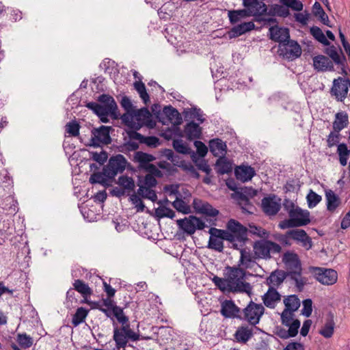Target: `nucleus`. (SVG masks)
I'll list each match as a JSON object with an SVG mask.
<instances>
[{
    "label": "nucleus",
    "mask_w": 350,
    "mask_h": 350,
    "mask_svg": "<svg viewBox=\"0 0 350 350\" xmlns=\"http://www.w3.org/2000/svg\"><path fill=\"white\" fill-rule=\"evenodd\" d=\"M226 277L233 292H248L250 286L244 281L245 271L241 268L227 267Z\"/></svg>",
    "instance_id": "nucleus-1"
},
{
    "label": "nucleus",
    "mask_w": 350,
    "mask_h": 350,
    "mask_svg": "<svg viewBox=\"0 0 350 350\" xmlns=\"http://www.w3.org/2000/svg\"><path fill=\"white\" fill-rule=\"evenodd\" d=\"M150 118L151 114L146 108L134 109L132 113H124L122 116V121L135 129H138L144 124H146Z\"/></svg>",
    "instance_id": "nucleus-2"
},
{
    "label": "nucleus",
    "mask_w": 350,
    "mask_h": 350,
    "mask_svg": "<svg viewBox=\"0 0 350 350\" xmlns=\"http://www.w3.org/2000/svg\"><path fill=\"white\" fill-rule=\"evenodd\" d=\"M285 210L288 212L295 227L306 226L310 223V213L306 210H303L289 200L284 203Z\"/></svg>",
    "instance_id": "nucleus-3"
},
{
    "label": "nucleus",
    "mask_w": 350,
    "mask_h": 350,
    "mask_svg": "<svg viewBox=\"0 0 350 350\" xmlns=\"http://www.w3.org/2000/svg\"><path fill=\"white\" fill-rule=\"evenodd\" d=\"M253 250L256 258L268 259L271 254L280 253L281 247L276 243L262 239L254 243Z\"/></svg>",
    "instance_id": "nucleus-4"
},
{
    "label": "nucleus",
    "mask_w": 350,
    "mask_h": 350,
    "mask_svg": "<svg viewBox=\"0 0 350 350\" xmlns=\"http://www.w3.org/2000/svg\"><path fill=\"white\" fill-rule=\"evenodd\" d=\"M113 339L116 347L120 350L121 348L124 349L125 347L128 339L135 341L139 339V335L130 328L129 325H126L120 328L114 329Z\"/></svg>",
    "instance_id": "nucleus-5"
},
{
    "label": "nucleus",
    "mask_w": 350,
    "mask_h": 350,
    "mask_svg": "<svg viewBox=\"0 0 350 350\" xmlns=\"http://www.w3.org/2000/svg\"><path fill=\"white\" fill-rule=\"evenodd\" d=\"M285 306L284 310L281 313V320L282 323H288L290 320L296 321L294 318V312L300 307V300L295 295H288L283 299Z\"/></svg>",
    "instance_id": "nucleus-6"
},
{
    "label": "nucleus",
    "mask_w": 350,
    "mask_h": 350,
    "mask_svg": "<svg viewBox=\"0 0 350 350\" xmlns=\"http://www.w3.org/2000/svg\"><path fill=\"white\" fill-rule=\"evenodd\" d=\"M208 232L210 234L208 247L215 251L221 252L224 249L223 241H228L231 239L230 234L224 230L211 228Z\"/></svg>",
    "instance_id": "nucleus-7"
},
{
    "label": "nucleus",
    "mask_w": 350,
    "mask_h": 350,
    "mask_svg": "<svg viewBox=\"0 0 350 350\" xmlns=\"http://www.w3.org/2000/svg\"><path fill=\"white\" fill-rule=\"evenodd\" d=\"M127 161L122 154L112 157L108 165L105 167V174L109 178H114L118 173L122 172L126 168Z\"/></svg>",
    "instance_id": "nucleus-8"
},
{
    "label": "nucleus",
    "mask_w": 350,
    "mask_h": 350,
    "mask_svg": "<svg viewBox=\"0 0 350 350\" xmlns=\"http://www.w3.org/2000/svg\"><path fill=\"white\" fill-rule=\"evenodd\" d=\"M176 224L180 229L188 234H193L196 230H202L205 227L204 222L195 216L178 219Z\"/></svg>",
    "instance_id": "nucleus-9"
},
{
    "label": "nucleus",
    "mask_w": 350,
    "mask_h": 350,
    "mask_svg": "<svg viewBox=\"0 0 350 350\" xmlns=\"http://www.w3.org/2000/svg\"><path fill=\"white\" fill-rule=\"evenodd\" d=\"M312 273L317 280L324 285H332L337 281V273L332 269L313 267Z\"/></svg>",
    "instance_id": "nucleus-10"
},
{
    "label": "nucleus",
    "mask_w": 350,
    "mask_h": 350,
    "mask_svg": "<svg viewBox=\"0 0 350 350\" xmlns=\"http://www.w3.org/2000/svg\"><path fill=\"white\" fill-rule=\"evenodd\" d=\"M350 88L349 79L343 77L335 79L331 89V94L338 101H343L347 96Z\"/></svg>",
    "instance_id": "nucleus-11"
},
{
    "label": "nucleus",
    "mask_w": 350,
    "mask_h": 350,
    "mask_svg": "<svg viewBox=\"0 0 350 350\" xmlns=\"http://www.w3.org/2000/svg\"><path fill=\"white\" fill-rule=\"evenodd\" d=\"M110 127L102 126L99 129H94L88 145L94 147L100 146L101 144H108L111 142L109 136Z\"/></svg>",
    "instance_id": "nucleus-12"
},
{
    "label": "nucleus",
    "mask_w": 350,
    "mask_h": 350,
    "mask_svg": "<svg viewBox=\"0 0 350 350\" xmlns=\"http://www.w3.org/2000/svg\"><path fill=\"white\" fill-rule=\"evenodd\" d=\"M227 230H224L231 237L230 242L243 241L246 237V228L234 219H230L227 224Z\"/></svg>",
    "instance_id": "nucleus-13"
},
{
    "label": "nucleus",
    "mask_w": 350,
    "mask_h": 350,
    "mask_svg": "<svg viewBox=\"0 0 350 350\" xmlns=\"http://www.w3.org/2000/svg\"><path fill=\"white\" fill-rule=\"evenodd\" d=\"M243 5L250 16H262L267 12V6L264 0H243Z\"/></svg>",
    "instance_id": "nucleus-14"
},
{
    "label": "nucleus",
    "mask_w": 350,
    "mask_h": 350,
    "mask_svg": "<svg viewBox=\"0 0 350 350\" xmlns=\"http://www.w3.org/2000/svg\"><path fill=\"white\" fill-rule=\"evenodd\" d=\"M264 310L262 305L251 301L244 309L245 319L252 325H256L259 322Z\"/></svg>",
    "instance_id": "nucleus-15"
},
{
    "label": "nucleus",
    "mask_w": 350,
    "mask_h": 350,
    "mask_svg": "<svg viewBox=\"0 0 350 350\" xmlns=\"http://www.w3.org/2000/svg\"><path fill=\"white\" fill-rule=\"evenodd\" d=\"M288 235L294 242L305 250H308L312 248V239L304 230L299 228L291 230L288 231Z\"/></svg>",
    "instance_id": "nucleus-16"
},
{
    "label": "nucleus",
    "mask_w": 350,
    "mask_h": 350,
    "mask_svg": "<svg viewBox=\"0 0 350 350\" xmlns=\"http://www.w3.org/2000/svg\"><path fill=\"white\" fill-rule=\"evenodd\" d=\"M261 204L267 215H275L281 208V199L275 195H270L262 200Z\"/></svg>",
    "instance_id": "nucleus-17"
},
{
    "label": "nucleus",
    "mask_w": 350,
    "mask_h": 350,
    "mask_svg": "<svg viewBox=\"0 0 350 350\" xmlns=\"http://www.w3.org/2000/svg\"><path fill=\"white\" fill-rule=\"evenodd\" d=\"M282 324L288 327V329L286 330L285 329L278 327L275 334L279 337L286 339L290 337H294L297 334L298 329L300 327V321L299 320H290L289 323Z\"/></svg>",
    "instance_id": "nucleus-18"
},
{
    "label": "nucleus",
    "mask_w": 350,
    "mask_h": 350,
    "mask_svg": "<svg viewBox=\"0 0 350 350\" xmlns=\"http://www.w3.org/2000/svg\"><path fill=\"white\" fill-rule=\"evenodd\" d=\"M161 122L163 124H172V125H178L181 122V118L177 110L172 107H165L163 111Z\"/></svg>",
    "instance_id": "nucleus-19"
},
{
    "label": "nucleus",
    "mask_w": 350,
    "mask_h": 350,
    "mask_svg": "<svg viewBox=\"0 0 350 350\" xmlns=\"http://www.w3.org/2000/svg\"><path fill=\"white\" fill-rule=\"evenodd\" d=\"M270 38L271 40L280 43L288 41L289 31L287 28L273 26L269 29Z\"/></svg>",
    "instance_id": "nucleus-20"
},
{
    "label": "nucleus",
    "mask_w": 350,
    "mask_h": 350,
    "mask_svg": "<svg viewBox=\"0 0 350 350\" xmlns=\"http://www.w3.org/2000/svg\"><path fill=\"white\" fill-rule=\"evenodd\" d=\"M193 205L194 209L198 213L213 217L219 213L218 211L213 208L211 204L200 200H194Z\"/></svg>",
    "instance_id": "nucleus-21"
},
{
    "label": "nucleus",
    "mask_w": 350,
    "mask_h": 350,
    "mask_svg": "<svg viewBox=\"0 0 350 350\" xmlns=\"http://www.w3.org/2000/svg\"><path fill=\"white\" fill-rule=\"evenodd\" d=\"M283 262L291 273L301 271V264L297 254L293 252L286 253L283 256Z\"/></svg>",
    "instance_id": "nucleus-22"
},
{
    "label": "nucleus",
    "mask_w": 350,
    "mask_h": 350,
    "mask_svg": "<svg viewBox=\"0 0 350 350\" xmlns=\"http://www.w3.org/2000/svg\"><path fill=\"white\" fill-rule=\"evenodd\" d=\"M264 304L270 308H274L280 301V295L273 288H269L262 297Z\"/></svg>",
    "instance_id": "nucleus-23"
},
{
    "label": "nucleus",
    "mask_w": 350,
    "mask_h": 350,
    "mask_svg": "<svg viewBox=\"0 0 350 350\" xmlns=\"http://www.w3.org/2000/svg\"><path fill=\"white\" fill-rule=\"evenodd\" d=\"M235 175L238 180L242 182L250 180L255 175L254 170L250 166H239L235 170Z\"/></svg>",
    "instance_id": "nucleus-24"
},
{
    "label": "nucleus",
    "mask_w": 350,
    "mask_h": 350,
    "mask_svg": "<svg viewBox=\"0 0 350 350\" xmlns=\"http://www.w3.org/2000/svg\"><path fill=\"white\" fill-rule=\"evenodd\" d=\"M210 151L215 157H224L226 152V144L219 139H214L209 142Z\"/></svg>",
    "instance_id": "nucleus-25"
},
{
    "label": "nucleus",
    "mask_w": 350,
    "mask_h": 350,
    "mask_svg": "<svg viewBox=\"0 0 350 350\" xmlns=\"http://www.w3.org/2000/svg\"><path fill=\"white\" fill-rule=\"evenodd\" d=\"M287 42L288 43L284 46L285 53H284V56L291 59L299 57L301 54L299 45L294 41Z\"/></svg>",
    "instance_id": "nucleus-26"
},
{
    "label": "nucleus",
    "mask_w": 350,
    "mask_h": 350,
    "mask_svg": "<svg viewBox=\"0 0 350 350\" xmlns=\"http://www.w3.org/2000/svg\"><path fill=\"white\" fill-rule=\"evenodd\" d=\"M255 25L253 22H245L234 27L229 32L230 38H235L254 29Z\"/></svg>",
    "instance_id": "nucleus-27"
},
{
    "label": "nucleus",
    "mask_w": 350,
    "mask_h": 350,
    "mask_svg": "<svg viewBox=\"0 0 350 350\" xmlns=\"http://www.w3.org/2000/svg\"><path fill=\"white\" fill-rule=\"evenodd\" d=\"M155 159L154 157L143 152H137L134 155V160L139 163L141 168L147 170L152 164L150 162Z\"/></svg>",
    "instance_id": "nucleus-28"
},
{
    "label": "nucleus",
    "mask_w": 350,
    "mask_h": 350,
    "mask_svg": "<svg viewBox=\"0 0 350 350\" xmlns=\"http://www.w3.org/2000/svg\"><path fill=\"white\" fill-rule=\"evenodd\" d=\"M313 64L315 69L320 71L332 70L333 64L332 62L325 56L319 55L313 59Z\"/></svg>",
    "instance_id": "nucleus-29"
},
{
    "label": "nucleus",
    "mask_w": 350,
    "mask_h": 350,
    "mask_svg": "<svg viewBox=\"0 0 350 350\" xmlns=\"http://www.w3.org/2000/svg\"><path fill=\"white\" fill-rule=\"evenodd\" d=\"M349 122V117L346 112L340 111L336 114L333 122V129L335 132L339 133L345 128Z\"/></svg>",
    "instance_id": "nucleus-30"
},
{
    "label": "nucleus",
    "mask_w": 350,
    "mask_h": 350,
    "mask_svg": "<svg viewBox=\"0 0 350 350\" xmlns=\"http://www.w3.org/2000/svg\"><path fill=\"white\" fill-rule=\"evenodd\" d=\"M88 107L92 109L94 112L100 117L102 122H107V115L113 113L109 109L106 108L101 104L90 103L88 104Z\"/></svg>",
    "instance_id": "nucleus-31"
},
{
    "label": "nucleus",
    "mask_w": 350,
    "mask_h": 350,
    "mask_svg": "<svg viewBox=\"0 0 350 350\" xmlns=\"http://www.w3.org/2000/svg\"><path fill=\"white\" fill-rule=\"evenodd\" d=\"M221 312L226 317H234L239 309L232 301H225L221 304Z\"/></svg>",
    "instance_id": "nucleus-32"
},
{
    "label": "nucleus",
    "mask_w": 350,
    "mask_h": 350,
    "mask_svg": "<svg viewBox=\"0 0 350 350\" xmlns=\"http://www.w3.org/2000/svg\"><path fill=\"white\" fill-rule=\"evenodd\" d=\"M184 188L182 185L178 184L167 185L163 188L165 194L169 197L174 198H183L181 193Z\"/></svg>",
    "instance_id": "nucleus-33"
},
{
    "label": "nucleus",
    "mask_w": 350,
    "mask_h": 350,
    "mask_svg": "<svg viewBox=\"0 0 350 350\" xmlns=\"http://www.w3.org/2000/svg\"><path fill=\"white\" fill-rule=\"evenodd\" d=\"M184 132L188 139H193L200 137L202 130L198 124L190 122L185 126Z\"/></svg>",
    "instance_id": "nucleus-34"
},
{
    "label": "nucleus",
    "mask_w": 350,
    "mask_h": 350,
    "mask_svg": "<svg viewBox=\"0 0 350 350\" xmlns=\"http://www.w3.org/2000/svg\"><path fill=\"white\" fill-rule=\"evenodd\" d=\"M325 198L327 200V208L329 211H334L340 204L339 198L332 190L325 191Z\"/></svg>",
    "instance_id": "nucleus-35"
},
{
    "label": "nucleus",
    "mask_w": 350,
    "mask_h": 350,
    "mask_svg": "<svg viewBox=\"0 0 350 350\" xmlns=\"http://www.w3.org/2000/svg\"><path fill=\"white\" fill-rule=\"evenodd\" d=\"M228 16L230 22L232 24L237 23L241 20L250 16L245 8L242 10H230L228 12Z\"/></svg>",
    "instance_id": "nucleus-36"
},
{
    "label": "nucleus",
    "mask_w": 350,
    "mask_h": 350,
    "mask_svg": "<svg viewBox=\"0 0 350 350\" xmlns=\"http://www.w3.org/2000/svg\"><path fill=\"white\" fill-rule=\"evenodd\" d=\"M216 169L221 174H228L232 170V163L224 157H220L216 162Z\"/></svg>",
    "instance_id": "nucleus-37"
},
{
    "label": "nucleus",
    "mask_w": 350,
    "mask_h": 350,
    "mask_svg": "<svg viewBox=\"0 0 350 350\" xmlns=\"http://www.w3.org/2000/svg\"><path fill=\"white\" fill-rule=\"evenodd\" d=\"M337 152L339 156L340 163L342 166H345L347 164V161L350 156V150L348 149L346 144H340L338 146Z\"/></svg>",
    "instance_id": "nucleus-38"
},
{
    "label": "nucleus",
    "mask_w": 350,
    "mask_h": 350,
    "mask_svg": "<svg viewBox=\"0 0 350 350\" xmlns=\"http://www.w3.org/2000/svg\"><path fill=\"white\" fill-rule=\"evenodd\" d=\"M285 279V274L282 271L273 272L267 279L269 285L275 286L280 285Z\"/></svg>",
    "instance_id": "nucleus-39"
},
{
    "label": "nucleus",
    "mask_w": 350,
    "mask_h": 350,
    "mask_svg": "<svg viewBox=\"0 0 350 350\" xmlns=\"http://www.w3.org/2000/svg\"><path fill=\"white\" fill-rule=\"evenodd\" d=\"M335 323L332 319L328 320L319 330V334L326 338H331L334 332Z\"/></svg>",
    "instance_id": "nucleus-40"
},
{
    "label": "nucleus",
    "mask_w": 350,
    "mask_h": 350,
    "mask_svg": "<svg viewBox=\"0 0 350 350\" xmlns=\"http://www.w3.org/2000/svg\"><path fill=\"white\" fill-rule=\"evenodd\" d=\"M252 336V329L246 327L239 328L235 334L236 339L241 342H246Z\"/></svg>",
    "instance_id": "nucleus-41"
},
{
    "label": "nucleus",
    "mask_w": 350,
    "mask_h": 350,
    "mask_svg": "<svg viewBox=\"0 0 350 350\" xmlns=\"http://www.w3.org/2000/svg\"><path fill=\"white\" fill-rule=\"evenodd\" d=\"M118 184L127 191H131L135 188L133 179L127 176H121L119 177Z\"/></svg>",
    "instance_id": "nucleus-42"
},
{
    "label": "nucleus",
    "mask_w": 350,
    "mask_h": 350,
    "mask_svg": "<svg viewBox=\"0 0 350 350\" xmlns=\"http://www.w3.org/2000/svg\"><path fill=\"white\" fill-rule=\"evenodd\" d=\"M212 281L221 291H232V288L230 287V285L228 281L227 278L225 276V278H221L217 276H214L212 278Z\"/></svg>",
    "instance_id": "nucleus-43"
},
{
    "label": "nucleus",
    "mask_w": 350,
    "mask_h": 350,
    "mask_svg": "<svg viewBox=\"0 0 350 350\" xmlns=\"http://www.w3.org/2000/svg\"><path fill=\"white\" fill-rule=\"evenodd\" d=\"M172 206L178 212L183 214H188L191 212V208L189 204L185 202L182 198H176L172 202Z\"/></svg>",
    "instance_id": "nucleus-44"
},
{
    "label": "nucleus",
    "mask_w": 350,
    "mask_h": 350,
    "mask_svg": "<svg viewBox=\"0 0 350 350\" xmlns=\"http://www.w3.org/2000/svg\"><path fill=\"white\" fill-rule=\"evenodd\" d=\"M151 188L152 187H148L146 186H139V188L138 189V193L143 198H147L152 202H154L157 199V196L155 191L152 190Z\"/></svg>",
    "instance_id": "nucleus-45"
},
{
    "label": "nucleus",
    "mask_w": 350,
    "mask_h": 350,
    "mask_svg": "<svg viewBox=\"0 0 350 350\" xmlns=\"http://www.w3.org/2000/svg\"><path fill=\"white\" fill-rule=\"evenodd\" d=\"M99 101L102 105H104L106 108L109 109L113 112L117 109V105L113 98V97L103 94L99 97Z\"/></svg>",
    "instance_id": "nucleus-46"
},
{
    "label": "nucleus",
    "mask_w": 350,
    "mask_h": 350,
    "mask_svg": "<svg viewBox=\"0 0 350 350\" xmlns=\"http://www.w3.org/2000/svg\"><path fill=\"white\" fill-rule=\"evenodd\" d=\"M310 33L319 42L323 45L328 46L329 42L326 38L322 30L318 27H312L310 28Z\"/></svg>",
    "instance_id": "nucleus-47"
},
{
    "label": "nucleus",
    "mask_w": 350,
    "mask_h": 350,
    "mask_svg": "<svg viewBox=\"0 0 350 350\" xmlns=\"http://www.w3.org/2000/svg\"><path fill=\"white\" fill-rule=\"evenodd\" d=\"M88 311L84 308H79L73 316L72 323L75 326L83 323L88 315Z\"/></svg>",
    "instance_id": "nucleus-48"
},
{
    "label": "nucleus",
    "mask_w": 350,
    "mask_h": 350,
    "mask_svg": "<svg viewBox=\"0 0 350 350\" xmlns=\"http://www.w3.org/2000/svg\"><path fill=\"white\" fill-rule=\"evenodd\" d=\"M155 214L160 218L169 217L172 219L175 217V213L173 210L163 205L155 209Z\"/></svg>",
    "instance_id": "nucleus-49"
},
{
    "label": "nucleus",
    "mask_w": 350,
    "mask_h": 350,
    "mask_svg": "<svg viewBox=\"0 0 350 350\" xmlns=\"http://www.w3.org/2000/svg\"><path fill=\"white\" fill-rule=\"evenodd\" d=\"M240 254L241 256L239 265L242 266L244 268L250 267L251 262H252V258L250 252L247 251L246 250H241Z\"/></svg>",
    "instance_id": "nucleus-50"
},
{
    "label": "nucleus",
    "mask_w": 350,
    "mask_h": 350,
    "mask_svg": "<svg viewBox=\"0 0 350 350\" xmlns=\"http://www.w3.org/2000/svg\"><path fill=\"white\" fill-rule=\"evenodd\" d=\"M135 138L141 142L146 144L150 147H157L159 145V139L157 137H144L139 133H135Z\"/></svg>",
    "instance_id": "nucleus-51"
},
{
    "label": "nucleus",
    "mask_w": 350,
    "mask_h": 350,
    "mask_svg": "<svg viewBox=\"0 0 350 350\" xmlns=\"http://www.w3.org/2000/svg\"><path fill=\"white\" fill-rule=\"evenodd\" d=\"M135 89L139 94L141 98L143 100L145 104H147L149 101V96L146 92V87L144 84L141 81H137L134 83Z\"/></svg>",
    "instance_id": "nucleus-52"
},
{
    "label": "nucleus",
    "mask_w": 350,
    "mask_h": 350,
    "mask_svg": "<svg viewBox=\"0 0 350 350\" xmlns=\"http://www.w3.org/2000/svg\"><path fill=\"white\" fill-rule=\"evenodd\" d=\"M308 207L312 208L315 207L321 200V196L310 190L306 197Z\"/></svg>",
    "instance_id": "nucleus-53"
},
{
    "label": "nucleus",
    "mask_w": 350,
    "mask_h": 350,
    "mask_svg": "<svg viewBox=\"0 0 350 350\" xmlns=\"http://www.w3.org/2000/svg\"><path fill=\"white\" fill-rule=\"evenodd\" d=\"M280 3L286 6L288 8H291L295 11H301L303 10V3L299 0H279Z\"/></svg>",
    "instance_id": "nucleus-54"
},
{
    "label": "nucleus",
    "mask_w": 350,
    "mask_h": 350,
    "mask_svg": "<svg viewBox=\"0 0 350 350\" xmlns=\"http://www.w3.org/2000/svg\"><path fill=\"white\" fill-rule=\"evenodd\" d=\"M73 285L75 290L83 295H87L91 293V290L89 286L80 280H75Z\"/></svg>",
    "instance_id": "nucleus-55"
},
{
    "label": "nucleus",
    "mask_w": 350,
    "mask_h": 350,
    "mask_svg": "<svg viewBox=\"0 0 350 350\" xmlns=\"http://www.w3.org/2000/svg\"><path fill=\"white\" fill-rule=\"evenodd\" d=\"M113 313L122 326L129 325L128 318L124 315L123 310L120 307H113Z\"/></svg>",
    "instance_id": "nucleus-56"
},
{
    "label": "nucleus",
    "mask_w": 350,
    "mask_h": 350,
    "mask_svg": "<svg viewBox=\"0 0 350 350\" xmlns=\"http://www.w3.org/2000/svg\"><path fill=\"white\" fill-rule=\"evenodd\" d=\"M173 146L174 149L179 153L189 154V148L180 139H176L173 142Z\"/></svg>",
    "instance_id": "nucleus-57"
},
{
    "label": "nucleus",
    "mask_w": 350,
    "mask_h": 350,
    "mask_svg": "<svg viewBox=\"0 0 350 350\" xmlns=\"http://www.w3.org/2000/svg\"><path fill=\"white\" fill-rule=\"evenodd\" d=\"M66 131L71 136H77L79 132V125L75 122H70L66 125Z\"/></svg>",
    "instance_id": "nucleus-58"
},
{
    "label": "nucleus",
    "mask_w": 350,
    "mask_h": 350,
    "mask_svg": "<svg viewBox=\"0 0 350 350\" xmlns=\"http://www.w3.org/2000/svg\"><path fill=\"white\" fill-rule=\"evenodd\" d=\"M273 10L275 14L281 17H287L290 14L288 8L286 6L275 4L273 5Z\"/></svg>",
    "instance_id": "nucleus-59"
},
{
    "label": "nucleus",
    "mask_w": 350,
    "mask_h": 350,
    "mask_svg": "<svg viewBox=\"0 0 350 350\" xmlns=\"http://www.w3.org/2000/svg\"><path fill=\"white\" fill-rule=\"evenodd\" d=\"M17 341L23 348H28L33 343L32 338L27 334H18Z\"/></svg>",
    "instance_id": "nucleus-60"
},
{
    "label": "nucleus",
    "mask_w": 350,
    "mask_h": 350,
    "mask_svg": "<svg viewBox=\"0 0 350 350\" xmlns=\"http://www.w3.org/2000/svg\"><path fill=\"white\" fill-rule=\"evenodd\" d=\"M300 272L301 271H297L291 273V278L295 280L296 286L299 289L304 286L307 281L306 278L301 276Z\"/></svg>",
    "instance_id": "nucleus-61"
},
{
    "label": "nucleus",
    "mask_w": 350,
    "mask_h": 350,
    "mask_svg": "<svg viewBox=\"0 0 350 350\" xmlns=\"http://www.w3.org/2000/svg\"><path fill=\"white\" fill-rule=\"evenodd\" d=\"M107 176L105 174V169L103 170V173H94L90 178V182L91 183H100L101 185L106 184L105 177Z\"/></svg>",
    "instance_id": "nucleus-62"
},
{
    "label": "nucleus",
    "mask_w": 350,
    "mask_h": 350,
    "mask_svg": "<svg viewBox=\"0 0 350 350\" xmlns=\"http://www.w3.org/2000/svg\"><path fill=\"white\" fill-rule=\"evenodd\" d=\"M312 312V302L310 299H305L303 301V308L301 310V313L306 317H308L311 315Z\"/></svg>",
    "instance_id": "nucleus-63"
},
{
    "label": "nucleus",
    "mask_w": 350,
    "mask_h": 350,
    "mask_svg": "<svg viewBox=\"0 0 350 350\" xmlns=\"http://www.w3.org/2000/svg\"><path fill=\"white\" fill-rule=\"evenodd\" d=\"M130 200L132 202V204L135 206L137 212L144 211L145 206L138 196L133 194L130 197Z\"/></svg>",
    "instance_id": "nucleus-64"
}]
</instances>
